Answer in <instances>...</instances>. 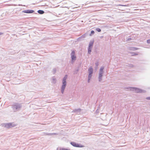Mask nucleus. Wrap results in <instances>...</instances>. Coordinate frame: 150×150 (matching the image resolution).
Returning a JSON list of instances; mask_svg holds the SVG:
<instances>
[{"label":"nucleus","instance_id":"nucleus-1","mask_svg":"<svg viewBox=\"0 0 150 150\" xmlns=\"http://www.w3.org/2000/svg\"><path fill=\"white\" fill-rule=\"evenodd\" d=\"M67 78V76L66 75L64 77V78L63 79V85L62 87V93H63L64 91L65 87L66 86V79Z\"/></svg>","mask_w":150,"mask_h":150},{"label":"nucleus","instance_id":"nucleus-2","mask_svg":"<svg viewBox=\"0 0 150 150\" xmlns=\"http://www.w3.org/2000/svg\"><path fill=\"white\" fill-rule=\"evenodd\" d=\"M73 146L77 147H83L84 146L82 144H79L74 142H72L70 143Z\"/></svg>","mask_w":150,"mask_h":150},{"label":"nucleus","instance_id":"nucleus-3","mask_svg":"<svg viewBox=\"0 0 150 150\" xmlns=\"http://www.w3.org/2000/svg\"><path fill=\"white\" fill-rule=\"evenodd\" d=\"M93 69L91 67H90L89 70H88V73H89V75L88 77L89 79L91 77V74L93 72Z\"/></svg>","mask_w":150,"mask_h":150},{"label":"nucleus","instance_id":"nucleus-4","mask_svg":"<svg viewBox=\"0 0 150 150\" xmlns=\"http://www.w3.org/2000/svg\"><path fill=\"white\" fill-rule=\"evenodd\" d=\"M34 12V11L33 10H26L23 11V12L25 13H32Z\"/></svg>","mask_w":150,"mask_h":150},{"label":"nucleus","instance_id":"nucleus-5","mask_svg":"<svg viewBox=\"0 0 150 150\" xmlns=\"http://www.w3.org/2000/svg\"><path fill=\"white\" fill-rule=\"evenodd\" d=\"M71 56L72 60H75L76 57L75 56V52L74 51H72L71 53Z\"/></svg>","mask_w":150,"mask_h":150},{"label":"nucleus","instance_id":"nucleus-6","mask_svg":"<svg viewBox=\"0 0 150 150\" xmlns=\"http://www.w3.org/2000/svg\"><path fill=\"white\" fill-rule=\"evenodd\" d=\"M102 74H103V73L101 72H100V74H99V80L100 81L101 80V78L103 76Z\"/></svg>","mask_w":150,"mask_h":150},{"label":"nucleus","instance_id":"nucleus-7","mask_svg":"<svg viewBox=\"0 0 150 150\" xmlns=\"http://www.w3.org/2000/svg\"><path fill=\"white\" fill-rule=\"evenodd\" d=\"M93 42H90V43L89 44V47H91L92 48V46H93Z\"/></svg>","mask_w":150,"mask_h":150},{"label":"nucleus","instance_id":"nucleus-8","mask_svg":"<svg viewBox=\"0 0 150 150\" xmlns=\"http://www.w3.org/2000/svg\"><path fill=\"white\" fill-rule=\"evenodd\" d=\"M6 126L7 127H13V126L12 125V123H10L7 124L6 125Z\"/></svg>","mask_w":150,"mask_h":150},{"label":"nucleus","instance_id":"nucleus-9","mask_svg":"<svg viewBox=\"0 0 150 150\" xmlns=\"http://www.w3.org/2000/svg\"><path fill=\"white\" fill-rule=\"evenodd\" d=\"M38 12L40 14H43L44 13V12L43 11L41 10H38Z\"/></svg>","mask_w":150,"mask_h":150},{"label":"nucleus","instance_id":"nucleus-10","mask_svg":"<svg viewBox=\"0 0 150 150\" xmlns=\"http://www.w3.org/2000/svg\"><path fill=\"white\" fill-rule=\"evenodd\" d=\"M91 49L92 48L91 47H88V52L89 54H90L91 52Z\"/></svg>","mask_w":150,"mask_h":150},{"label":"nucleus","instance_id":"nucleus-11","mask_svg":"<svg viewBox=\"0 0 150 150\" xmlns=\"http://www.w3.org/2000/svg\"><path fill=\"white\" fill-rule=\"evenodd\" d=\"M94 31L93 30H92L91 31V34H90V36H91L93 34H94Z\"/></svg>","mask_w":150,"mask_h":150},{"label":"nucleus","instance_id":"nucleus-12","mask_svg":"<svg viewBox=\"0 0 150 150\" xmlns=\"http://www.w3.org/2000/svg\"><path fill=\"white\" fill-rule=\"evenodd\" d=\"M96 30L98 32H100L101 31V29L98 28H96Z\"/></svg>","mask_w":150,"mask_h":150},{"label":"nucleus","instance_id":"nucleus-13","mask_svg":"<svg viewBox=\"0 0 150 150\" xmlns=\"http://www.w3.org/2000/svg\"><path fill=\"white\" fill-rule=\"evenodd\" d=\"M103 69H104V67H102L100 69V72L103 73Z\"/></svg>","mask_w":150,"mask_h":150},{"label":"nucleus","instance_id":"nucleus-14","mask_svg":"<svg viewBox=\"0 0 150 150\" xmlns=\"http://www.w3.org/2000/svg\"><path fill=\"white\" fill-rule=\"evenodd\" d=\"M147 42L149 43H150V40H147Z\"/></svg>","mask_w":150,"mask_h":150},{"label":"nucleus","instance_id":"nucleus-15","mask_svg":"<svg viewBox=\"0 0 150 150\" xmlns=\"http://www.w3.org/2000/svg\"><path fill=\"white\" fill-rule=\"evenodd\" d=\"M131 40V38H129L128 39V40Z\"/></svg>","mask_w":150,"mask_h":150},{"label":"nucleus","instance_id":"nucleus-16","mask_svg":"<svg viewBox=\"0 0 150 150\" xmlns=\"http://www.w3.org/2000/svg\"><path fill=\"white\" fill-rule=\"evenodd\" d=\"M2 34V33H0V35H1Z\"/></svg>","mask_w":150,"mask_h":150}]
</instances>
